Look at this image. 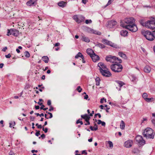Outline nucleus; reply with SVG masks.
I'll use <instances>...</instances> for the list:
<instances>
[{
  "instance_id": "obj_1",
  "label": "nucleus",
  "mask_w": 155,
  "mask_h": 155,
  "mask_svg": "<svg viewBox=\"0 0 155 155\" xmlns=\"http://www.w3.org/2000/svg\"><path fill=\"white\" fill-rule=\"evenodd\" d=\"M143 135L144 137L147 139H153L154 133L152 129L150 128H147L144 131Z\"/></svg>"
},
{
  "instance_id": "obj_2",
  "label": "nucleus",
  "mask_w": 155,
  "mask_h": 155,
  "mask_svg": "<svg viewBox=\"0 0 155 155\" xmlns=\"http://www.w3.org/2000/svg\"><path fill=\"white\" fill-rule=\"evenodd\" d=\"M142 33L143 35L148 41H152L155 38L153 32L152 33L149 31H142Z\"/></svg>"
},
{
  "instance_id": "obj_3",
  "label": "nucleus",
  "mask_w": 155,
  "mask_h": 155,
  "mask_svg": "<svg viewBox=\"0 0 155 155\" xmlns=\"http://www.w3.org/2000/svg\"><path fill=\"white\" fill-rule=\"evenodd\" d=\"M113 63L110 66L111 69L113 71L115 72H119L122 71L123 69L122 65L119 64Z\"/></svg>"
},
{
  "instance_id": "obj_4",
  "label": "nucleus",
  "mask_w": 155,
  "mask_h": 155,
  "mask_svg": "<svg viewBox=\"0 0 155 155\" xmlns=\"http://www.w3.org/2000/svg\"><path fill=\"white\" fill-rule=\"evenodd\" d=\"M120 26L133 32L136 31L138 29L137 26L134 24L125 25L124 24L123 22H121Z\"/></svg>"
},
{
  "instance_id": "obj_5",
  "label": "nucleus",
  "mask_w": 155,
  "mask_h": 155,
  "mask_svg": "<svg viewBox=\"0 0 155 155\" xmlns=\"http://www.w3.org/2000/svg\"><path fill=\"white\" fill-rule=\"evenodd\" d=\"M107 61H109L111 63L119 64L122 62V60L116 57L109 55L107 56Z\"/></svg>"
},
{
  "instance_id": "obj_6",
  "label": "nucleus",
  "mask_w": 155,
  "mask_h": 155,
  "mask_svg": "<svg viewBox=\"0 0 155 155\" xmlns=\"http://www.w3.org/2000/svg\"><path fill=\"white\" fill-rule=\"evenodd\" d=\"M97 66L99 67V70L101 74L103 76H107L106 66L102 62H100L98 64Z\"/></svg>"
},
{
  "instance_id": "obj_7",
  "label": "nucleus",
  "mask_w": 155,
  "mask_h": 155,
  "mask_svg": "<svg viewBox=\"0 0 155 155\" xmlns=\"http://www.w3.org/2000/svg\"><path fill=\"white\" fill-rule=\"evenodd\" d=\"M145 27L151 29H155V21L151 20L146 21Z\"/></svg>"
},
{
  "instance_id": "obj_8",
  "label": "nucleus",
  "mask_w": 155,
  "mask_h": 155,
  "mask_svg": "<svg viewBox=\"0 0 155 155\" xmlns=\"http://www.w3.org/2000/svg\"><path fill=\"white\" fill-rule=\"evenodd\" d=\"M135 140L139 145H144L145 143V141L143 139L142 136L138 135L135 138Z\"/></svg>"
},
{
  "instance_id": "obj_9",
  "label": "nucleus",
  "mask_w": 155,
  "mask_h": 155,
  "mask_svg": "<svg viewBox=\"0 0 155 155\" xmlns=\"http://www.w3.org/2000/svg\"><path fill=\"white\" fill-rule=\"evenodd\" d=\"M135 20L133 18H126L124 20V22L127 24V25H131L135 21Z\"/></svg>"
},
{
  "instance_id": "obj_10",
  "label": "nucleus",
  "mask_w": 155,
  "mask_h": 155,
  "mask_svg": "<svg viewBox=\"0 0 155 155\" xmlns=\"http://www.w3.org/2000/svg\"><path fill=\"white\" fill-rule=\"evenodd\" d=\"M133 142L131 140H129L125 141L124 144V146L127 148L131 147L132 145Z\"/></svg>"
},
{
  "instance_id": "obj_11",
  "label": "nucleus",
  "mask_w": 155,
  "mask_h": 155,
  "mask_svg": "<svg viewBox=\"0 0 155 155\" xmlns=\"http://www.w3.org/2000/svg\"><path fill=\"white\" fill-rule=\"evenodd\" d=\"M81 19H80L79 17H78L77 15H75L73 16V19L78 23H80L84 21V17H81Z\"/></svg>"
},
{
  "instance_id": "obj_12",
  "label": "nucleus",
  "mask_w": 155,
  "mask_h": 155,
  "mask_svg": "<svg viewBox=\"0 0 155 155\" xmlns=\"http://www.w3.org/2000/svg\"><path fill=\"white\" fill-rule=\"evenodd\" d=\"M91 57L94 62H96L100 60V57L99 56L96 54L95 53L93 54V55L91 56Z\"/></svg>"
},
{
  "instance_id": "obj_13",
  "label": "nucleus",
  "mask_w": 155,
  "mask_h": 155,
  "mask_svg": "<svg viewBox=\"0 0 155 155\" xmlns=\"http://www.w3.org/2000/svg\"><path fill=\"white\" fill-rule=\"evenodd\" d=\"M107 45H109L114 48H119V46H117L116 44L110 41H107Z\"/></svg>"
},
{
  "instance_id": "obj_14",
  "label": "nucleus",
  "mask_w": 155,
  "mask_h": 155,
  "mask_svg": "<svg viewBox=\"0 0 155 155\" xmlns=\"http://www.w3.org/2000/svg\"><path fill=\"white\" fill-rule=\"evenodd\" d=\"M116 22L114 21L111 20L109 21L107 25V27L109 28L112 27L113 26L116 25Z\"/></svg>"
},
{
  "instance_id": "obj_15",
  "label": "nucleus",
  "mask_w": 155,
  "mask_h": 155,
  "mask_svg": "<svg viewBox=\"0 0 155 155\" xmlns=\"http://www.w3.org/2000/svg\"><path fill=\"white\" fill-rule=\"evenodd\" d=\"M88 31L91 33L95 34L98 35H101V33L98 31L94 30L91 28H89L88 30Z\"/></svg>"
},
{
  "instance_id": "obj_16",
  "label": "nucleus",
  "mask_w": 155,
  "mask_h": 155,
  "mask_svg": "<svg viewBox=\"0 0 155 155\" xmlns=\"http://www.w3.org/2000/svg\"><path fill=\"white\" fill-rule=\"evenodd\" d=\"M12 35L15 36H17L19 34V31L16 29L12 28Z\"/></svg>"
},
{
  "instance_id": "obj_17",
  "label": "nucleus",
  "mask_w": 155,
  "mask_h": 155,
  "mask_svg": "<svg viewBox=\"0 0 155 155\" xmlns=\"http://www.w3.org/2000/svg\"><path fill=\"white\" fill-rule=\"evenodd\" d=\"M81 117L83 119H85L86 122L89 121L90 118V116L87 114H85L84 115H81Z\"/></svg>"
},
{
  "instance_id": "obj_18",
  "label": "nucleus",
  "mask_w": 155,
  "mask_h": 155,
  "mask_svg": "<svg viewBox=\"0 0 155 155\" xmlns=\"http://www.w3.org/2000/svg\"><path fill=\"white\" fill-rule=\"evenodd\" d=\"M37 0H30L26 3V5L28 6L33 5L36 2Z\"/></svg>"
},
{
  "instance_id": "obj_19",
  "label": "nucleus",
  "mask_w": 155,
  "mask_h": 155,
  "mask_svg": "<svg viewBox=\"0 0 155 155\" xmlns=\"http://www.w3.org/2000/svg\"><path fill=\"white\" fill-rule=\"evenodd\" d=\"M67 4V3L63 1H61L58 3V5L62 8L65 7Z\"/></svg>"
},
{
  "instance_id": "obj_20",
  "label": "nucleus",
  "mask_w": 155,
  "mask_h": 155,
  "mask_svg": "<svg viewBox=\"0 0 155 155\" xmlns=\"http://www.w3.org/2000/svg\"><path fill=\"white\" fill-rule=\"evenodd\" d=\"M87 53L90 56H92L93 55V54H95L94 51L91 49L88 48L87 50Z\"/></svg>"
},
{
  "instance_id": "obj_21",
  "label": "nucleus",
  "mask_w": 155,
  "mask_h": 155,
  "mask_svg": "<svg viewBox=\"0 0 155 155\" xmlns=\"http://www.w3.org/2000/svg\"><path fill=\"white\" fill-rule=\"evenodd\" d=\"M151 70V68L148 66H146L144 68V71L145 72L149 73Z\"/></svg>"
},
{
  "instance_id": "obj_22",
  "label": "nucleus",
  "mask_w": 155,
  "mask_h": 155,
  "mask_svg": "<svg viewBox=\"0 0 155 155\" xmlns=\"http://www.w3.org/2000/svg\"><path fill=\"white\" fill-rule=\"evenodd\" d=\"M115 82L118 84V86L120 88L124 85L125 84L124 83L120 81H116Z\"/></svg>"
},
{
  "instance_id": "obj_23",
  "label": "nucleus",
  "mask_w": 155,
  "mask_h": 155,
  "mask_svg": "<svg viewBox=\"0 0 155 155\" xmlns=\"http://www.w3.org/2000/svg\"><path fill=\"white\" fill-rule=\"evenodd\" d=\"M119 55L122 58H123L124 59H126L127 58V57L126 55L123 53L122 52H118Z\"/></svg>"
},
{
  "instance_id": "obj_24",
  "label": "nucleus",
  "mask_w": 155,
  "mask_h": 155,
  "mask_svg": "<svg viewBox=\"0 0 155 155\" xmlns=\"http://www.w3.org/2000/svg\"><path fill=\"white\" fill-rule=\"evenodd\" d=\"M128 32L126 30H122L120 31V35L121 36H127Z\"/></svg>"
},
{
  "instance_id": "obj_25",
  "label": "nucleus",
  "mask_w": 155,
  "mask_h": 155,
  "mask_svg": "<svg viewBox=\"0 0 155 155\" xmlns=\"http://www.w3.org/2000/svg\"><path fill=\"white\" fill-rule=\"evenodd\" d=\"M42 60L45 63H48L49 61V58L47 56H44L42 57Z\"/></svg>"
},
{
  "instance_id": "obj_26",
  "label": "nucleus",
  "mask_w": 155,
  "mask_h": 155,
  "mask_svg": "<svg viewBox=\"0 0 155 155\" xmlns=\"http://www.w3.org/2000/svg\"><path fill=\"white\" fill-rule=\"evenodd\" d=\"M82 39L83 41L87 42H89L90 41V40L88 38L85 37L84 36H82Z\"/></svg>"
},
{
  "instance_id": "obj_27",
  "label": "nucleus",
  "mask_w": 155,
  "mask_h": 155,
  "mask_svg": "<svg viewBox=\"0 0 155 155\" xmlns=\"http://www.w3.org/2000/svg\"><path fill=\"white\" fill-rule=\"evenodd\" d=\"M120 128L121 129H122V130L124 129L125 128V123H124V121L122 120L121 121L120 124Z\"/></svg>"
},
{
  "instance_id": "obj_28",
  "label": "nucleus",
  "mask_w": 155,
  "mask_h": 155,
  "mask_svg": "<svg viewBox=\"0 0 155 155\" xmlns=\"http://www.w3.org/2000/svg\"><path fill=\"white\" fill-rule=\"evenodd\" d=\"M79 57H81V58H83V55L80 52L78 53L75 56V57L76 58H78Z\"/></svg>"
},
{
  "instance_id": "obj_29",
  "label": "nucleus",
  "mask_w": 155,
  "mask_h": 155,
  "mask_svg": "<svg viewBox=\"0 0 155 155\" xmlns=\"http://www.w3.org/2000/svg\"><path fill=\"white\" fill-rule=\"evenodd\" d=\"M139 22L140 24L143 26H145L146 25V21L144 19H142L140 20Z\"/></svg>"
},
{
  "instance_id": "obj_30",
  "label": "nucleus",
  "mask_w": 155,
  "mask_h": 155,
  "mask_svg": "<svg viewBox=\"0 0 155 155\" xmlns=\"http://www.w3.org/2000/svg\"><path fill=\"white\" fill-rule=\"evenodd\" d=\"M108 143L109 144V149H111L113 147V144L112 142L110 141H107Z\"/></svg>"
},
{
  "instance_id": "obj_31",
  "label": "nucleus",
  "mask_w": 155,
  "mask_h": 155,
  "mask_svg": "<svg viewBox=\"0 0 155 155\" xmlns=\"http://www.w3.org/2000/svg\"><path fill=\"white\" fill-rule=\"evenodd\" d=\"M100 79L99 77H97L95 79V81L96 82V84L97 86H98L100 84Z\"/></svg>"
},
{
  "instance_id": "obj_32",
  "label": "nucleus",
  "mask_w": 155,
  "mask_h": 155,
  "mask_svg": "<svg viewBox=\"0 0 155 155\" xmlns=\"http://www.w3.org/2000/svg\"><path fill=\"white\" fill-rule=\"evenodd\" d=\"M96 45L101 48H104L106 46L104 45L99 43L97 44Z\"/></svg>"
},
{
  "instance_id": "obj_33",
  "label": "nucleus",
  "mask_w": 155,
  "mask_h": 155,
  "mask_svg": "<svg viewBox=\"0 0 155 155\" xmlns=\"http://www.w3.org/2000/svg\"><path fill=\"white\" fill-rule=\"evenodd\" d=\"M12 28L10 29H8V31H7V36H9L10 35H12L11 34L12 33Z\"/></svg>"
},
{
  "instance_id": "obj_34",
  "label": "nucleus",
  "mask_w": 155,
  "mask_h": 155,
  "mask_svg": "<svg viewBox=\"0 0 155 155\" xmlns=\"http://www.w3.org/2000/svg\"><path fill=\"white\" fill-rule=\"evenodd\" d=\"M148 96L147 94L146 93H144L142 95L144 99L145 100L146 98H147V97Z\"/></svg>"
},
{
  "instance_id": "obj_35",
  "label": "nucleus",
  "mask_w": 155,
  "mask_h": 155,
  "mask_svg": "<svg viewBox=\"0 0 155 155\" xmlns=\"http://www.w3.org/2000/svg\"><path fill=\"white\" fill-rule=\"evenodd\" d=\"M25 56L27 58H29L30 56V54L29 52L28 51H26L25 52Z\"/></svg>"
},
{
  "instance_id": "obj_36",
  "label": "nucleus",
  "mask_w": 155,
  "mask_h": 155,
  "mask_svg": "<svg viewBox=\"0 0 155 155\" xmlns=\"http://www.w3.org/2000/svg\"><path fill=\"white\" fill-rule=\"evenodd\" d=\"M15 122L14 121V122H12L9 123V125H10L9 127H11L12 126H15Z\"/></svg>"
},
{
  "instance_id": "obj_37",
  "label": "nucleus",
  "mask_w": 155,
  "mask_h": 155,
  "mask_svg": "<svg viewBox=\"0 0 155 155\" xmlns=\"http://www.w3.org/2000/svg\"><path fill=\"white\" fill-rule=\"evenodd\" d=\"M152 100H153V97H151L150 98H148L147 97V98H146L145 101L147 102H150L152 101Z\"/></svg>"
},
{
  "instance_id": "obj_38",
  "label": "nucleus",
  "mask_w": 155,
  "mask_h": 155,
  "mask_svg": "<svg viewBox=\"0 0 155 155\" xmlns=\"http://www.w3.org/2000/svg\"><path fill=\"white\" fill-rule=\"evenodd\" d=\"M77 90L79 92H81L82 90V88H81V87L80 86H79L78 87Z\"/></svg>"
},
{
  "instance_id": "obj_39",
  "label": "nucleus",
  "mask_w": 155,
  "mask_h": 155,
  "mask_svg": "<svg viewBox=\"0 0 155 155\" xmlns=\"http://www.w3.org/2000/svg\"><path fill=\"white\" fill-rule=\"evenodd\" d=\"M112 74L107 69V77H110L111 76Z\"/></svg>"
},
{
  "instance_id": "obj_40",
  "label": "nucleus",
  "mask_w": 155,
  "mask_h": 155,
  "mask_svg": "<svg viewBox=\"0 0 155 155\" xmlns=\"http://www.w3.org/2000/svg\"><path fill=\"white\" fill-rule=\"evenodd\" d=\"M42 130L45 132V133H46L48 132V129L47 128H45V129L44 128V126H43Z\"/></svg>"
},
{
  "instance_id": "obj_41",
  "label": "nucleus",
  "mask_w": 155,
  "mask_h": 155,
  "mask_svg": "<svg viewBox=\"0 0 155 155\" xmlns=\"http://www.w3.org/2000/svg\"><path fill=\"white\" fill-rule=\"evenodd\" d=\"M35 125L37 126V128L38 129H41L42 127V126L41 125H39L37 123Z\"/></svg>"
},
{
  "instance_id": "obj_42",
  "label": "nucleus",
  "mask_w": 155,
  "mask_h": 155,
  "mask_svg": "<svg viewBox=\"0 0 155 155\" xmlns=\"http://www.w3.org/2000/svg\"><path fill=\"white\" fill-rule=\"evenodd\" d=\"M92 22V21L91 20H86L85 21V23L87 24H88L89 23H91Z\"/></svg>"
},
{
  "instance_id": "obj_43",
  "label": "nucleus",
  "mask_w": 155,
  "mask_h": 155,
  "mask_svg": "<svg viewBox=\"0 0 155 155\" xmlns=\"http://www.w3.org/2000/svg\"><path fill=\"white\" fill-rule=\"evenodd\" d=\"M131 77H132V81H135V80H136L137 79V78H136V77H135L134 76H133V75Z\"/></svg>"
},
{
  "instance_id": "obj_44",
  "label": "nucleus",
  "mask_w": 155,
  "mask_h": 155,
  "mask_svg": "<svg viewBox=\"0 0 155 155\" xmlns=\"http://www.w3.org/2000/svg\"><path fill=\"white\" fill-rule=\"evenodd\" d=\"M113 1L114 0H109L108 2L107 3V6L110 5Z\"/></svg>"
},
{
  "instance_id": "obj_45",
  "label": "nucleus",
  "mask_w": 155,
  "mask_h": 155,
  "mask_svg": "<svg viewBox=\"0 0 155 155\" xmlns=\"http://www.w3.org/2000/svg\"><path fill=\"white\" fill-rule=\"evenodd\" d=\"M76 123L77 124H78L79 123H80L81 125L83 124V123L82 121H80L79 119L78 120H77L76 122Z\"/></svg>"
},
{
  "instance_id": "obj_46",
  "label": "nucleus",
  "mask_w": 155,
  "mask_h": 155,
  "mask_svg": "<svg viewBox=\"0 0 155 155\" xmlns=\"http://www.w3.org/2000/svg\"><path fill=\"white\" fill-rule=\"evenodd\" d=\"M104 101L105 102H106V99H105L104 98H103L101 99V101H100V103L101 104L103 103Z\"/></svg>"
},
{
  "instance_id": "obj_47",
  "label": "nucleus",
  "mask_w": 155,
  "mask_h": 155,
  "mask_svg": "<svg viewBox=\"0 0 155 155\" xmlns=\"http://www.w3.org/2000/svg\"><path fill=\"white\" fill-rule=\"evenodd\" d=\"M97 115L98 116L99 118H100L101 117V114L99 113H97L95 114L94 115V118L96 117Z\"/></svg>"
},
{
  "instance_id": "obj_48",
  "label": "nucleus",
  "mask_w": 155,
  "mask_h": 155,
  "mask_svg": "<svg viewBox=\"0 0 155 155\" xmlns=\"http://www.w3.org/2000/svg\"><path fill=\"white\" fill-rule=\"evenodd\" d=\"M101 42L104 44H107V40L105 39H103Z\"/></svg>"
},
{
  "instance_id": "obj_49",
  "label": "nucleus",
  "mask_w": 155,
  "mask_h": 155,
  "mask_svg": "<svg viewBox=\"0 0 155 155\" xmlns=\"http://www.w3.org/2000/svg\"><path fill=\"white\" fill-rule=\"evenodd\" d=\"M40 131H38V132H36L35 133V135H36V136H37L38 137L39 135H40Z\"/></svg>"
},
{
  "instance_id": "obj_50",
  "label": "nucleus",
  "mask_w": 155,
  "mask_h": 155,
  "mask_svg": "<svg viewBox=\"0 0 155 155\" xmlns=\"http://www.w3.org/2000/svg\"><path fill=\"white\" fill-rule=\"evenodd\" d=\"M152 123L153 124V125L155 127V117L153 119V120H152Z\"/></svg>"
},
{
  "instance_id": "obj_51",
  "label": "nucleus",
  "mask_w": 155,
  "mask_h": 155,
  "mask_svg": "<svg viewBox=\"0 0 155 155\" xmlns=\"http://www.w3.org/2000/svg\"><path fill=\"white\" fill-rule=\"evenodd\" d=\"M51 104V101L50 100H48L47 101V104L48 106H50Z\"/></svg>"
},
{
  "instance_id": "obj_52",
  "label": "nucleus",
  "mask_w": 155,
  "mask_h": 155,
  "mask_svg": "<svg viewBox=\"0 0 155 155\" xmlns=\"http://www.w3.org/2000/svg\"><path fill=\"white\" fill-rule=\"evenodd\" d=\"M5 56L7 58H10L11 56L10 54H8V55H5Z\"/></svg>"
},
{
  "instance_id": "obj_53",
  "label": "nucleus",
  "mask_w": 155,
  "mask_h": 155,
  "mask_svg": "<svg viewBox=\"0 0 155 155\" xmlns=\"http://www.w3.org/2000/svg\"><path fill=\"white\" fill-rule=\"evenodd\" d=\"M94 129V130H97V126L96 125V124H95V125L94 127H93Z\"/></svg>"
},
{
  "instance_id": "obj_54",
  "label": "nucleus",
  "mask_w": 155,
  "mask_h": 155,
  "mask_svg": "<svg viewBox=\"0 0 155 155\" xmlns=\"http://www.w3.org/2000/svg\"><path fill=\"white\" fill-rule=\"evenodd\" d=\"M104 107H107V105H104V106L102 105H101L100 106V107L101 108V109H104Z\"/></svg>"
},
{
  "instance_id": "obj_55",
  "label": "nucleus",
  "mask_w": 155,
  "mask_h": 155,
  "mask_svg": "<svg viewBox=\"0 0 155 155\" xmlns=\"http://www.w3.org/2000/svg\"><path fill=\"white\" fill-rule=\"evenodd\" d=\"M48 114L50 115V117L48 118H51L52 117L53 115L52 113H51L48 112Z\"/></svg>"
},
{
  "instance_id": "obj_56",
  "label": "nucleus",
  "mask_w": 155,
  "mask_h": 155,
  "mask_svg": "<svg viewBox=\"0 0 155 155\" xmlns=\"http://www.w3.org/2000/svg\"><path fill=\"white\" fill-rule=\"evenodd\" d=\"M7 49V47H5L4 48H3L2 49V51L5 52L6 51V50Z\"/></svg>"
},
{
  "instance_id": "obj_57",
  "label": "nucleus",
  "mask_w": 155,
  "mask_h": 155,
  "mask_svg": "<svg viewBox=\"0 0 155 155\" xmlns=\"http://www.w3.org/2000/svg\"><path fill=\"white\" fill-rule=\"evenodd\" d=\"M30 119L31 120L33 121L35 119V117H34L31 116L30 117Z\"/></svg>"
},
{
  "instance_id": "obj_58",
  "label": "nucleus",
  "mask_w": 155,
  "mask_h": 155,
  "mask_svg": "<svg viewBox=\"0 0 155 155\" xmlns=\"http://www.w3.org/2000/svg\"><path fill=\"white\" fill-rule=\"evenodd\" d=\"M53 107L52 106H50V108L49 110V111H51L52 110H53Z\"/></svg>"
},
{
  "instance_id": "obj_59",
  "label": "nucleus",
  "mask_w": 155,
  "mask_h": 155,
  "mask_svg": "<svg viewBox=\"0 0 155 155\" xmlns=\"http://www.w3.org/2000/svg\"><path fill=\"white\" fill-rule=\"evenodd\" d=\"M88 0H82V2L84 4H86V2H87Z\"/></svg>"
},
{
  "instance_id": "obj_60",
  "label": "nucleus",
  "mask_w": 155,
  "mask_h": 155,
  "mask_svg": "<svg viewBox=\"0 0 155 155\" xmlns=\"http://www.w3.org/2000/svg\"><path fill=\"white\" fill-rule=\"evenodd\" d=\"M9 155H15V153L13 152L10 151L9 153Z\"/></svg>"
},
{
  "instance_id": "obj_61",
  "label": "nucleus",
  "mask_w": 155,
  "mask_h": 155,
  "mask_svg": "<svg viewBox=\"0 0 155 155\" xmlns=\"http://www.w3.org/2000/svg\"><path fill=\"white\" fill-rule=\"evenodd\" d=\"M88 98V96L86 94L84 96V99L87 100Z\"/></svg>"
},
{
  "instance_id": "obj_62",
  "label": "nucleus",
  "mask_w": 155,
  "mask_h": 155,
  "mask_svg": "<svg viewBox=\"0 0 155 155\" xmlns=\"http://www.w3.org/2000/svg\"><path fill=\"white\" fill-rule=\"evenodd\" d=\"M101 125L102 126H105L106 125V123L102 121V122L101 123Z\"/></svg>"
},
{
  "instance_id": "obj_63",
  "label": "nucleus",
  "mask_w": 155,
  "mask_h": 155,
  "mask_svg": "<svg viewBox=\"0 0 155 155\" xmlns=\"http://www.w3.org/2000/svg\"><path fill=\"white\" fill-rule=\"evenodd\" d=\"M82 154H85L86 155L87 154V153L86 152L85 150H83L82 152Z\"/></svg>"
},
{
  "instance_id": "obj_64",
  "label": "nucleus",
  "mask_w": 155,
  "mask_h": 155,
  "mask_svg": "<svg viewBox=\"0 0 155 155\" xmlns=\"http://www.w3.org/2000/svg\"><path fill=\"white\" fill-rule=\"evenodd\" d=\"M41 137L43 139L45 137V135L44 134H43L41 135Z\"/></svg>"
}]
</instances>
